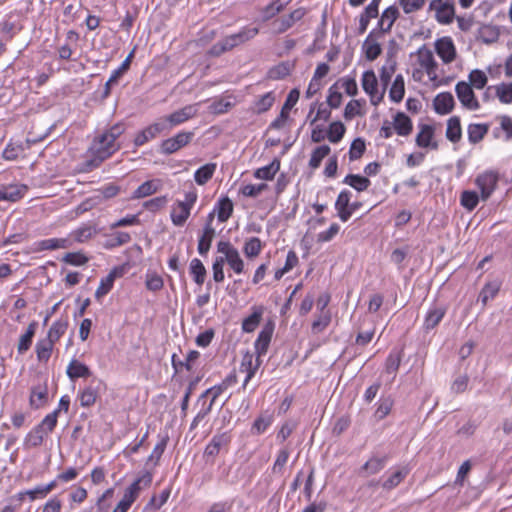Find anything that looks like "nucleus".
Returning <instances> with one entry per match:
<instances>
[{"label": "nucleus", "instance_id": "nucleus-52", "mask_svg": "<svg viewBox=\"0 0 512 512\" xmlns=\"http://www.w3.org/2000/svg\"><path fill=\"white\" fill-rule=\"evenodd\" d=\"M4 190L7 194V201L16 202L24 197L28 187L24 184H15L5 186Z\"/></svg>", "mask_w": 512, "mask_h": 512}, {"label": "nucleus", "instance_id": "nucleus-57", "mask_svg": "<svg viewBox=\"0 0 512 512\" xmlns=\"http://www.w3.org/2000/svg\"><path fill=\"white\" fill-rule=\"evenodd\" d=\"M261 249V240L258 237H252L245 242L243 252L247 257L254 258L260 254Z\"/></svg>", "mask_w": 512, "mask_h": 512}, {"label": "nucleus", "instance_id": "nucleus-3", "mask_svg": "<svg viewBox=\"0 0 512 512\" xmlns=\"http://www.w3.org/2000/svg\"><path fill=\"white\" fill-rule=\"evenodd\" d=\"M384 23V12L381 14L378 25L380 27L379 30H372L367 38L365 39L362 49L365 53V57L373 61L375 60L382 52V46L379 40L384 35V30L382 29V25Z\"/></svg>", "mask_w": 512, "mask_h": 512}, {"label": "nucleus", "instance_id": "nucleus-50", "mask_svg": "<svg viewBox=\"0 0 512 512\" xmlns=\"http://www.w3.org/2000/svg\"><path fill=\"white\" fill-rule=\"evenodd\" d=\"M331 149L328 145H321L316 147L311 154V158L309 160V167L312 169H317L322 160L329 155Z\"/></svg>", "mask_w": 512, "mask_h": 512}, {"label": "nucleus", "instance_id": "nucleus-53", "mask_svg": "<svg viewBox=\"0 0 512 512\" xmlns=\"http://www.w3.org/2000/svg\"><path fill=\"white\" fill-rule=\"evenodd\" d=\"M346 128L340 121L332 122L327 130V138L331 143H338L344 136Z\"/></svg>", "mask_w": 512, "mask_h": 512}, {"label": "nucleus", "instance_id": "nucleus-8", "mask_svg": "<svg viewBox=\"0 0 512 512\" xmlns=\"http://www.w3.org/2000/svg\"><path fill=\"white\" fill-rule=\"evenodd\" d=\"M456 95L461 104L469 110H478L480 105L475 96L471 85L465 81H460L455 86Z\"/></svg>", "mask_w": 512, "mask_h": 512}, {"label": "nucleus", "instance_id": "nucleus-15", "mask_svg": "<svg viewBox=\"0 0 512 512\" xmlns=\"http://www.w3.org/2000/svg\"><path fill=\"white\" fill-rule=\"evenodd\" d=\"M300 92L298 89L294 88L292 89L287 98L286 101L281 109L280 115L270 124V127L273 129H280L283 127L285 121L287 120L289 116V111L294 107V105L299 100Z\"/></svg>", "mask_w": 512, "mask_h": 512}, {"label": "nucleus", "instance_id": "nucleus-9", "mask_svg": "<svg viewBox=\"0 0 512 512\" xmlns=\"http://www.w3.org/2000/svg\"><path fill=\"white\" fill-rule=\"evenodd\" d=\"M163 132H166V122L161 121V119H159L158 121L150 124L143 130L139 131L136 134L133 143L137 147L143 146L145 143L149 142L150 140H153Z\"/></svg>", "mask_w": 512, "mask_h": 512}, {"label": "nucleus", "instance_id": "nucleus-28", "mask_svg": "<svg viewBox=\"0 0 512 512\" xmlns=\"http://www.w3.org/2000/svg\"><path fill=\"white\" fill-rule=\"evenodd\" d=\"M292 0H274L268 5H266L261 10L262 20L264 22L269 21L281 11L291 2Z\"/></svg>", "mask_w": 512, "mask_h": 512}, {"label": "nucleus", "instance_id": "nucleus-32", "mask_svg": "<svg viewBox=\"0 0 512 512\" xmlns=\"http://www.w3.org/2000/svg\"><path fill=\"white\" fill-rule=\"evenodd\" d=\"M48 433L41 426L36 425L25 437L24 444L29 448H35L42 445Z\"/></svg>", "mask_w": 512, "mask_h": 512}, {"label": "nucleus", "instance_id": "nucleus-26", "mask_svg": "<svg viewBox=\"0 0 512 512\" xmlns=\"http://www.w3.org/2000/svg\"><path fill=\"white\" fill-rule=\"evenodd\" d=\"M48 389L46 385H38L31 389L29 403L34 409L43 407L47 402Z\"/></svg>", "mask_w": 512, "mask_h": 512}, {"label": "nucleus", "instance_id": "nucleus-7", "mask_svg": "<svg viewBox=\"0 0 512 512\" xmlns=\"http://www.w3.org/2000/svg\"><path fill=\"white\" fill-rule=\"evenodd\" d=\"M429 10L435 12V19L440 24H450L455 17V7L451 0H432Z\"/></svg>", "mask_w": 512, "mask_h": 512}, {"label": "nucleus", "instance_id": "nucleus-40", "mask_svg": "<svg viewBox=\"0 0 512 512\" xmlns=\"http://www.w3.org/2000/svg\"><path fill=\"white\" fill-rule=\"evenodd\" d=\"M263 308L262 307H254L253 313L246 317L242 322V330L246 333L253 332L257 326L260 324L262 319Z\"/></svg>", "mask_w": 512, "mask_h": 512}, {"label": "nucleus", "instance_id": "nucleus-60", "mask_svg": "<svg viewBox=\"0 0 512 512\" xmlns=\"http://www.w3.org/2000/svg\"><path fill=\"white\" fill-rule=\"evenodd\" d=\"M275 101L273 92H267L255 101V109L258 114L268 111Z\"/></svg>", "mask_w": 512, "mask_h": 512}, {"label": "nucleus", "instance_id": "nucleus-27", "mask_svg": "<svg viewBox=\"0 0 512 512\" xmlns=\"http://www.w3.org/2000/svg\"><path fill=\"white\" fill-rule=\"evenodd\" d=\"M362 87L363 90L370 95L371 102L373 104H376L377 102L374 101V97L378 91V81L377 77L372 70L365 71L362 75Z\"/></svg>", "mask_w": 512, "mask_h": 512}, {"label": "nucleus", "instance_id": "nucleus-1", "mask_svg": "<svg viewBox=\"0 0 512 512\" xmlns=\"http://www.w3.org/2000/svg\"><path fill=\"white\" fill-rule=\"evenodd\" d=\"M120 147L119 143L113 141L103 133L96 136L88 150L91 154V158L83 163V171L90 172L98 168L105 160L117 152Z\"/></svg>", "mask_w": 512, "mask_h": 512}, {"label": "nucleus", "instance_id": "nucleus-61", "mask_svg": "<svg viewBox=\"0 0 512 512\" xmlns=\"http://www.w3.org/2000/svg\"><path fill=\"white\" fill-rule=\"evenodd\" d=\"M96 233L97 229L94 226L85 225L73 231L72 234L74 236L75 241L83 243L92 238V236L95 235Z\"/></svg>", "mask_w": 512, "mask_h": 512}, {"label": "nucleus", "instance_id": "nucleus-34", "mask_svg": "<svg viewBox=\"0 0 512 512\" xmlns=\"http://www.w3.org/2000/svg\"><path fill=\"white\" fill-rule=\"evenodd\" d=\"M160 188L159 180H147L142 183L132 194V199L148 197L156 193Z\"/></svg>", "mask_w": 512, "mask_h": 512}, {"label": "nucleus", "instance_id": "nucleus-47", "mask_svg": "<svg viewBox=\"0 0 512 512\" xmlns=\"http://www.w3.org/2000/svg\"><path fill=\"white\" fill-rule=\"evenodd\" d=\"M486 124H470L468 126V140L470 143L476 144L480 142L488 132Z\"/></svg>", "mask_w": 512, "mask_h": 512}, {"label": "nucleus", "instance_id": "nucleus-22", "mask_svg": "<svg viewBox=\"0 0 512 512\" xmlns=\"http://www.w3.org/2000/svg\"><path fill=\"white\" fill-rule=\"evenodd\" d=\"M98 397L99 388L98 386L94 385V381H92L88 386L78 392L80 405L85 408L93 406L96 403Z\"/></svg>", "mask_w": 512, "mask_h": 512}, {"label": "nucleus", "instance_id": "nucleus-48", "mask_svg": "<svg viewBox=\"0 0 512 512\" xmlns=\"http://www.w3.org/2000/svg\"><path fill=\"white\" fill-rule=\"evenodd\" d=\"M343 183L351 186L358 192H361V191L366 190L369 187L370 180L361 175L349 174L344 178Z\"/></svg>", "mask_w": 512, "mask_h": 512}, {"label": "nucleus", "instance_id": "nucleus-12", "mask_svg": "<svg viewBox=\"0 0 512 512\" xmlns=\"http://www.w3.org/2000/svg\"><path fill=\"white\" fill-rule=\"evenodd\" d=\"M476 185L481 190V197L487 200L496 188L498 174L493 171H486L476 178Z\"/></svg>", "mask_w": 512, "mask_h": 512}, {"label": "nucleus", "instance_id": "nucleus-5", "mask_svg": "<svg viewBox=\"0 0 512 512\" xmlns=\"http://www.w3.org/2000/svg\"><path fill=\"white\" fill-rule=\"evenodd\" d=\"M194 137V132L192 131H181L174 135L173 137L167 138L163 140L160 144L159 151L163 155H171L176 153L183 147L190 144Z\"/></svg>", "mask_w": 512, "mask_h": 512}, {"label": "nucleus", "instance_id": "nucleus-2", "mask_svg": "<svg viewBox=\"0 0 512 512\" xmlns=\"http://www.w3.org/2000/svg\"><path fill=\"white\" fill-rule=\"evenodd\" d=\"M197 200V193L191 190L185 194L184 201H177L171 211V221L175 226L181 227L190 216V211Z\"/></svg>", "mask_w": 512, "mask_h": 512}, {"label": "nucleus", "instance_id": "nucleus-21", "mask_svg": "<svg viewBox=\"0 0 512 512\" xmlns=\"http://www.w3.org/2000/svg\"><path fill=\"white\" fill-rule=\"evenodd\" d=\"M455 105L454 97L450 92H442L438 94L433 101L436 113L440 115L449 114Z\"/></svg>", "mask_w": 512, "mask_h": 512}, {"label": "nucleus", "instance_id": "nucleus-19", "mask_svg": "<svg viewBox=\"0 0 512 512\" xmlns=\"http://www.w3.org/2000/svg\"><path fill=\"white\" fill-rule=\"evenodd\" d=\"M419 132L416 135V144L421 148L438 149V143L433 141L434 128L431 125L423 124L419 126Z\"/></svg>", "mask_w": 512, "mask_h": 512}, {"label": "nucleus", "instance_id": "nucleus-14", "mask_svg": "<svg viewBox=\"0 0 512 512\" xmlns=\"http://www.w3.org/2000/svg\"><path fill=\"white\" fill-rule=\"evenodd\" d=\"M275 325L272 321H268L259 332L258 337L254 343L255 352L260 358L265 355L270 345Z\"/></svg>", "mask_w": 512, "mask_h": 512}, {"label": "nucleus", "instance_id": "nucleus-11", "mask_svg": "<svg viewBox=\"0 0 512 512\" xmlns=\"http://www.w3.org/2000/svg\"><path fill=\"white\" fill-rule=\"evenodd\" d=\"M231 440L232 437L228 431L215 434L205 447L204 455L215 458L220 453L221 449L228 448Z\"/></svg>", "mask_w": 512, "mask_h": 512}, {"label": "nucleus", "instance_id": "nucleus-51", "mask_svg": "<svg viewBox=\"0 0 512 512\" xmlns=\"http://www.w3.org/2000/svg\"><path fill=\"white\" fill-rule=\"evenodd\" d=\"M190 273L196 284L202 285L204 283L207 272L203 263L198 258L192 259L190 263Z\"/></svg>", "mask_w": 512, "mask_h": 512}, {"label": "nucleus", "instance_id": "nucleus-25", "mask_svg": "<svg viewBox=\"0 0 512 512\" xmlns=\"http://www.w3.org/2000/svg\"><path fill=\"white\" fill-rule=\"evenodd\" d=\"M235 47H237V43L231 34L213 44L208 53L210 56L219 57L223 53L231 51Z\"/></svg>", "mask_w": 512, "mask_h": 512}, {"label": "nucleus", "instance_id": "nucleus-44", "mask_svg": "<svg viewBox=\"0 0 512 512\" xmlns=\"http://www.w3.org/2000/svg\"><path fill=\"white\" fill-rule=\"evenodd\" d=\"M260 366V359L257 357L256 363L253 364V356L245 355L241 363V371L246 372V377L243 383V387L247 385L250 379L255 375L258 367Z\"/></svg>", "mask_w": 512, "mask_h": 512}, {"label": "nucleus", "instance_id": "nucleus-23", "mask_svg": "<svg viewBox=\"0 0 512 512\" xmlns=\"http://www.w3.org/2000/svg\"><path fill=\"white\" fill-rule=\"evenodd\" d=\"M66 374L70 380H75L77 378H88L92 375V372L84 363L72 359L67 366Z\"/></svg>", "mask_w": 512, "mask_h": 512}, {"label": "nucleus", "instance_id": "nucleus-46", "mask_svg": "<svg viewBox=\"0 0 512 512\" xmlns=\"http://www.w3.org/2000/svg\"><path fill=\"white\" fill-rule=\"evenodd\" d=\"M215 170H216L215 163H208V164L201 166L199 169L196 170V172L194 174L195 182L198 185L206 184L213 177Z\"/></svg>", "mask_w": 512, "mask_h": 512}, {"label": "nucleus", "instance_id": "nucleus-59", "mask_svg": "<svg viewBox=\"0 0 512 512\" xmlns=\"http://www.w3.org/2000/svg\"><path fill=\"white\" fill-rule=\"evenodd\" d=\"M468 78H469V84L471 85V87H474L476 89H483L486 86L487 81H488L486 74L482 70H479V69L472 70L469 73Z\"/></svg>", "mask_w": 512, "mask_h": 512}, {"label": "nucleus", "instance_id": "nucleus-24", "mask_svg": "<svg viewBox=\"0 0 512 512\" xmlns=\"http://www.w3.org/2000/svg\"><path fill=\"white\" fill-rule=\"evenodd\" d=\"M37 327L38 323L36 321H32L28 325L26 332L19 338V342L17 344L18 354L23 355L30 349Z\"/></svg>", "mask_w": 512, "mask_h": 512}, {"label": "nucleus", "instance_id": "nucleus-35", "mask_svg": "<svg viewBox=\"0 0 512 512\" xmlns=\"http://www.w3.org/2000/svg\"><path fill=\"white\" fill-rule=\"evenodd\" d=\"M233 202L227 196L218 200L215 211L220 222H226L233 213Z\"/></svg>", "mask_w": 512, "mask_h": 512}, {"label": "nucleus", "instance_id": "nucleus-39", "mask_svg": "<svg viewBox=\"0 0 512 512\" xmlns=\"http://www.w3.org/2000/svg\"><path fill=\"white\" fill-rule=\"evenodd\" d=\"M446 310L443 307H433L431 308L424 321V327L426 330H431L435 328L443 319Z\"/></svg>", "mask_w": 512, "mask_h": 512}, {"label": "nucleus", "instance_id": "nucleus-49", "mask_svg": "<svg viewBox=\"0 0 512 512\" xmlns=\"http://www.w3.org/2000/svg\"><path fill=\"white\" fill-rule=\"evenodd\" d=\"M405 94V83L402 75H397L389 91L391 101L400 102Z\"/></svg>", "mask_w": 512, "mask_h": 512}, {"label": "nucleus", "instance_id": "nucleus-17", "mask_svg": "<svg viewBox=\"0 0 512 512\" xmlns=\"http://www.w3.org/2000/svg\"><path fill=\"white\" fill-rule=\"evenodd\" d=\"M152 483V474L145 472L137 478L124 492L123 497L133 502L138 498L142 489L147 488Z\"/></svg>", "mask_w": 512, "mask_h": 512}, {"label": "nucleus", "instance_id": "nucleus-16", "mask_svg": "<svg viewBox=\"0 0 512 512\" xmlns=\"http://www.w3.org/2000/svg\"><path fill=\"white\" fill-rule=\"evenodd\" d=\"M133 57V52H131L126 59L122 62L120 67H118L116 70L113 71L110 78L107 80V82L104 85L103 92L100 96V100L104 101L107 99L111 94V88L113 85H116L118 83L119 78L129 69L131 59Z\"/></svg>", "mask_w": 512, "mask_h": 512}, {"label": "nucleus", "instance_id": "nucleus-33", "mask_svg": "<svg viewBox=\"0 0 512 512\" xmlns=\"http://www.w3.org/2000/svg\"><path fill=\"white\" fill-rule=\"evenodd\" d=\"M293 67L294 64L289 61L281 62L268 70L267 78L271 80L284 79L291 73Z\"/></svg>", "mask_w": 512, "mask_h": 512}, {"label": "nucleus", "instance_id": "nucleus-45", "mask_svg": "<svg viewBox=\"0 0 512 512\" xmlns=\"http://www.w3.org/2000/svg\"><path fill=\"white\" fill-rule=\"evenodd\" d=\"M409 473L406 466L394 467L390 469V475L386 480V489L396 487Z\"/></svg>", "mask_w": 512, "mask_h": 512}, {"label": "nucleus", "instance_id": "nucleus-18", "mask_svg": "<svg viewBox=\"0 0 512 512\" xmlns=\"http://www.w3.org/2000/svg\"><path fill=\"white\" fill-rule=\"evenodd\" d=\"M435 49L444 63H451L456 57L455 45L450 37H443L436 41Z\"/></svg>", "mask_w": 512, "mask_h": 512}, {"label": "nucleus", "instance_id": "nucleus-6", "mask_svg": "<svg viewBox=\"0 0 512 512\" xmlns=\"http://www.w3.org/2000/svg\"><path fill=\"white\" fill-rule=\"evenodd\" d=\"M198 112V104L186 105L183 108L174 111L173 113L160 118L161 121L166 122V132L170 131L173 127L178 126L189 119L195 117Z\"/></svg>", "mask_w": 512, "mask_h": 512}, {"label": "nucleus", "instance_id": "nucleus-55", "mask_svg": "<svg viewBox=\"0 0 512 512\" xmlns=\"http://www.w3.org/2000/svg\"><path fill=\"white\" fill-rule=\"evenodd\" d=\"M258 33L259 29L257 27L245 26L239 32L232 34V36L235 39L237 46H239L253 39Z\"/></svg>", "mask_w": 512, "mask_h": 512}, {"label": "nucleus", "instance_id": "nucleus-62", "mask_svg": "<svg viewBox=\"0 0 512 512\" xmlns=\"http://www.w3.org/2000/svg\"><path fill=\"white\" fill-rule=\"evenodd\" d=\"M24 150H25V147L22 144H13L10 142L5 147V149L2 153V157L5 160L13 161V160H16L18 158L19 154L21 152H23Z\"/></svg>", "mask_w": 512, "mask_h": 512}, {"label": "nucleus", "instance_id": "nucleus-38", "mask_svg": "<svg viewBox=\"0 0 512 512\" xmlns=\"http://www.w3.org/2000/svg\"><path fill=\"white\" fill-rule=\"evenodd\" d=\"M279 169L280 161L278 159H274L270 164L256 169L253 175L257 179L272 180Z\"/></svg>", "mask_w": 512, "mask_h": 512}, {"label": "nucleus", "instance_id": "nucleus-20", "mask_svg": "<svg viewBox=\"0 0 512 512\" xmlns=\"http://www.w3.org/2000/svg\"><path fill=\"white\" fill-rule=\"evenodd\" d=\"M350 199L351 192L348 190H343L339 193L335 203V208L338 212V216L343 222L348 221V219L351 217L354 211L353 208H349Z\"/></svg>", "mask_w": 512, "mask_h": 512}, {"label": "nucleus", "instance_id": "nucleus-41", "mask_svg": "<svg viewBox=\"0 0 512 512\" xmlns=\"http://www.w3.org/2000/svg\"><path fill=\"white\" fill-rule=\"evenodd\" d=\"M67 328L68 319L60 318L51 325L46 338L56 343L64 335Z\"/></svg>", "mask_w": 512, "mask_h": 512}, {"label": "nucleus", "instance_id": "nucleus-29", "mask_svg": "<svg viewBox=\"0 0 512 512\" xmlns=\"http://www.w3.org/2000/svg\"><path fill=\"white\" fill-rule=\"evenodd\" d=\"M500 31L497 26L485 24L478 29L477 39L485 44H492L499 39Z\"/></svg>", "mask_w": 512, "mask_h": 512}, {"label": "nucleus", "instance_id": "nucleus-4", "mask_svg": "<svg viewBox=\"0 0 512 512\" xmlns=\"http://www.w3.org/2000/svg\"><path fill=\"white\" fill-rule=\"evenodd\" d=\"M217 252L223 254L222 259L237 274L244 271V262L240 257L239 251L229 241H219L217 243Z\"/></svg>", "mask_w": 512, "mask_h": 512}, {"label": "nucleus", "instance_id": "nucleus-54", "mask_svg": "<svg viewBox=\"0 0 512 512\" xmlns=\"http://www.w3.org/2000/svg\"><path fill=\"white\" fill-rule=\"evenodd\" d=\"M495 94L503 104L512 103V83H501L494 86Z\"/></svg>", "mask_w": 512, "mask_h": 512}, {"label": "nucleus", "instance_id": "nucleus-31", "mask_svg": "<svg viewBox=\"0 0 512 512\" xmlns=\"http://www.w3.org/2000/svg\"><path fill=\"white\" fill-rule=\"evenodd\" d=\"M55 342L44 338L38 340L35 351L39 362L46 363L51 357Z\"/></svg>", "mask_w": 512, "mask_h": 512}, {"label": "nucleus", "instance_id": "nucleus-30", "mask_svg": "<svg viewBox=\"0 0 512 512\" xmlns=\"http://www.w3.org/2000/svg\"><path fill=\"white\" fill-rule=\"evenodd\" d=\"M215 229L213 226L205 225L203 234L200 236L198 241V252L200 255L205 256L210 250L212 241L215 237Z\"/></svg>", "mask_w": 512, "mask_h": 512}, {"label": "nucleus", "instance_id": "nucleus-64", "mask_svg": "<svg viewBox=\"0 0 512 512\" xmlns=\"http://www.w3.org/2000/svg\"><path fill=\"white\" fill-rule=\"evenodd\" d=\"M145 284L148 290L157 292L163 288L164 282L160 275L153 272L147 273Z\"/></svg>", "mask_w": 512, "mask_h": 512}, {"label": "nucleus", "instance_id": "nucleus-10", "mask_svg": "<svg viewBox=\"0 0 512 512\" xmlns=\"http://www.w3.org/2000/svg\"><path fill=\"white\" fill-rule=\"evenodd\" d=\"M418 62L420 66L425 69L427 75L429 76L431 81H435L437 79V68L438 64L434 59L433 52L427 48L425 45L420 47L417 51Z\"/></svg>", "mask_w": 512, "mask_h": 512}, {"label": "nucleus", "instance_id": "nucleus-56", "mask_svg": "<svg viewBox=\"0 0 512 512\" xmlns=\"http://www.w3.org/2000/svg\"><path fill=\"white\" fill-rule=\"evenodd\" d=\"M460 203L465 209L472 211L479 203V196L475 191L465 190L461 193Z\"/></svg>", "mask_w": 512, "mask_h": 512}, {"label": "nucleus", "instance_id": "nucleus-36", "mask_svg": "<svg viewBox=\"0 0 512 512\" xmlns=\"http://www.w3.org/2000/svg\"><path fill=\"white\" fill-rule=\"evenodd\" d=\"M500 288L501 283L497 280L486 283L479 293L478 300L483 306H486L489 300L496 297Z\"/></svg>", "mask_w": 512, "mask_h": 512}, {"label": "nucleus", "instance_id": "nucleus-37", "mask_svg": "<svg viewBox=\"0 0 512 512\" xmlns=\"http://www.w3.org/2000/svg\"><path fill=\"white\" fill-rule=\"evenodd\" d=\"M394 129L401 136H407L412 131V122L410 118L402 113L398 112L394 117Z\"/></svg>", "mask_w": 512, "mask_h": 512}, {"label": "nucleus", "instance_id": "nucleus-13", "mask_svg": "<svg viewBox=\"0 0 512 512\" xmlns=\"http://www.w3.org/2000/svg\"><path fill=\"white\" fill-rule=\"evenodd\" d=\"M307 13L304 7L293 10L290 14L285 15L273 22L276 27L275 32L281 34L290 29L296 22L300 21Z\"/></svg>", "mask_w": 512, "mask_h": 512}, {"label": "nucleus", "instance_id": "nucleus-43", "mask_svg": "<svg viewBox=\"0 0 512 512\" xmlns=\"http://www.w3.org/2000/svg\"><path fill=\"white\" fill-rule=\"evenodd\" d=\"M199 356H200V353L198 351L192 350L188 353L186 359H184V361H182V360L178 359L176 354H173L172 359H171L172 367L175 369L176 372H178L182 368H185L187 371H191L192 370L191 363L193 361H195L196 359H198Z\"/></svg>", "mask_w": 512, "mask_h": 512}, {"label": "nucleus", "instance_id": "nucleus-63", "mask_svg": "<svg viewBox=\"0 0 512 512\" xmlns=\"http://www.w3.org/2000/svg\"><path fill=\"white\" fill-rule=\"evenodd\" d=\"M267 189L268 185L266 183H260L257 185L247 184L241 188V193L246 197L256 198Z\"/></svg>", "mask_w": 512, "mask_h": 512}, {"label": "nucleus", "instance_id": "nucleus-58", "mask_svg": "<svg viewBox=\"0 0 512 512\" xmlns=\"http://www.w3.org/2000/svg\"><path fill=\"white\" fill-rule=\"evenodd\" d=\"M131 241V236L127 232L118 231L110 236L107 240L105 247L108 249H112L118 246H122Z\"/></svg>", "mask_w": 512, "mask_h": 512}, {"label": "nucleus", "instance_id": "nucleus-42", "mask_svg": "<svg viewBox=\"0 0 512 512\" xmlns=\"http://www.w3.org/2000/svg\"><path fill=\"white\" fill-rule=\"evenodd\" d=\"M461 136L460 118L453 116L447 121L446 137L449 141L456 143L461 139Z\"/></svg>", "mask_w": 512, "mask_h": 512}]
</instances>
